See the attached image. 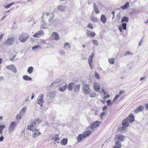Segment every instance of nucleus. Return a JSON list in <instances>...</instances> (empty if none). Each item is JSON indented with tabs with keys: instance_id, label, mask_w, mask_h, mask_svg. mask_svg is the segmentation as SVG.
<instances>
[{
	"instance_id": "nucleus-3",
	"label": "nucleus",
	"mask_w": 148,
	"mask_h": 148,
	"mask_svg": "<svg viewBox=\"0 0 148 148\" xmlns=\"http://www.w3.org/2000/svg\"><path fill=\"white\" fill-rule=\"evenodd\" d=\"M29 37V36L27 34L22 33L19 36V39L21 42H24L27 40Z\"/></svg>"
},
{
	"instance_id": "nucleus-37",
	"label": "nucleus",
	"mask_w": 148,
	"mask_h": 148,
	"mask_svg": "<svg viewBox=\"0 0 148 148\" xmlns=\"http://www.w3.org/2000/svg\"><path fill=\"white\" fill-rule=\"evenodd\" d=\"M80 87V85L79 84H77L76 85L74 88V91L75 92H78L79 90V88Z\"/></svg>"
},
{
	"instance_id": "nucleus-47",
	"label": "nucleus",
	"mask_w": 148,
	"mask_h": 148,
	"mask_svg": "<svg viewBox=\"0 0 148 148\" xmlns=\"http://www.w3.org/2000/svg\"><path fill=\"white\" fill-rule=\"evenodd\" d=\"M107 103V105L108 106H110L111 105H112L113 104V102H112L111 101V100H108V101H106Z\"/></svg>"
},
{
	"instance_id": "nucleus-29",
	"label": "nucleus",
	"mask_w": 148,
	"mask_h": 148,
	"mask_svg": "<svg viewBox=\"0 0 148 148\" xmlns=\"http://www.w3.org/2000/svg\"><path fill=\"white\" fill-rule=\"evenodd\" d=\"M115 146H113V148H121L122 145L119 142H117L115 143Z\"/></svg>"
},
{
	"instance_id": "nucleus-48",
	"label": "nucleus",
	"mask_w": 148,
	"mask_h": 148,
	"mask_svg": "<svg viewBox=\"0 0 148 148\" xmlns=\"http://www.w3.org/2000/svg\"><path fill=\"white\" fill-rule=\"evenodd\" d=\"M126 23H122V26L123 28V29L125 30H126Z\"/></svg>"
},
{
	"instance_id": "nucleus-23",
	"label": "nucleus",
	"mask_w": 148,
	"mask_h": 148,
	"mask_svg": "<svg viewBox=\"0 0 148 148\" xmlns=\"http://www.w3.org/2000/svg\"><path fill=\"white\" fill-rule=\"evenodd\" d=\"M85 138V137H84L83 134H80L77 137V142L78 143L82 141L83 138Z\"/></svg>"
},
{
	"instance_id": "nucleus-63",
	"label": "nucleus",
	"mask_w": 148,
	"mask_h": 148,
	"mask_svg": "<svg viewBox=\"0 0 148 148\" xmlns=\"http://www.w3.org/2000/svg\"><path fill=\"white\" fill-rule=\"evenodd\" d=\"M3 136H1L0 137V142L2 141L3 140Z\"/></svg>"
},
{
	"instance_id": "nucleus-16",
	"label": "nucleus",
	"mask_w": 148,
	"mask_h": 148,
	"mask_svg": "<svg viewBox=\"0 0 148 148\" xmlns=\"http://www.w3.org/2000/svg\"><path fill=\"white\" fill-rule=\"evenodd\" d=\"M144 107L142 106H140L139 107H137L134 110V112L136 113H137L140 112L142 111L143 110Z\"/></svg>"
},
{
	"instance_id": "nucleus-49",
	"label": "nucleus",
	"mask_w": 148,
	"mask_h": 148,
	"mask_svg": "<svg viewBox=\"0 0 148 148\" xmlns=\"http://www.w3.org/2000/svg\"><path fill=\"white\" fill-rule=\"evenodd\" d=\"M126 128V127H124L123 125L122 126L120 127L119 128L118 130L119 131H122Z\"/></svg>"
},
{
	"instance_id": "nucleus-53",
	"label": "nucleus",
	"mask_w": 148,
	"mask_h": 148,
	"mask_svg": "<svg viewBox=\"0 0 148 148\" xmlns=\"http://www.w3.org/2000/svg\"><path fill=\"white\" fill-rule=\"evenodd\" d=\"M5 44L8 46L9 45V39H8L7 41L5 42Z\"/></svg>"
},
{
	"instance_id": "nucleus-7",
	"label": "nucleus",
	"mask_w": 148,
	"mask_h": 148,
	"mask_svg": "<svg viewBox=\"0 0 148 148\" xmlns=\"http://www.w3.org/2000/svg\"><path fill=\"white\" fill-rule=\"evenodd\" d=\"M124 138V136L123 135L119 134L116 135L115 138V139L116 141L115 142H118L121 144L120 141L123 142V139Z\"/></svg>"
},
{
	"instance_id": "nucleus-18",
	"label": "nucleus",
	"mask_w": 148,
	"mask_h": 148,
	"mask_svg": "<svg viewBox=\"0 0 148 148\" xmlns=\"http://www.w3.org/2000/svg\"><path fill=\"white\" fill-rule=\"evenodd\" d=\"M122 124V125H123L124 127L126 128L127 127H128L129 125V123L128 122V120L126 119H124L123 120Z\"/></svg>"
},
{
	"instance_id": "nucleus-28",
	"label": "nucleus",
	"mask_w": 148,
	"mask_h": 148,
	"mask_svg": "<svg viewBox=\"0 0 148 148\" xmlns=\"http://www.w3.org/2000/svg\"><path fill=\"white\" fill-rule=\"evenodd\" d=\"M83 134L84 135V137L86 138L91 134V132L90 131H87L86 132H84Z\"/></svg>"
},
{
	"instance_id": "nucleus-5",
	"label": "nucleus",
	"mask_w": 148,
	"mask_h": 148,
	"mask_svg": "<svg viewBox=\"0 0 148 148\" xmlns=\"http://www.w3.org/2000/svg\"><path fill=\"white\" fill-rule=\"evenodd\" d=\"M44 95L42 94H40L36 100V102L38 105H40L41 107L42 106V104L44 103Z\"/></svg>"
},
{
	"instance_id": "nucleus-62",
	"label": "nucleus",
	"mask_w": 148,
	"mask_h": 148,
	"mask_svg": "<svg viewBox=\"0 0 148 148\" xmlns=\"http://www.w3.org/2000/svg\"><path fill=\"white\" fill-rule=\"evenodd\" d=\"M120 96L119 95H116L115 97V99H117L118 98H119V97H120Z\"/></svg>"
},
{
	"instance_id": "nucleus-11",
	"label": "nucleus",
	"mask_w": 148,
	"mask_h": 148,
	"mask_svg": "<svg viewBox=\"0 0 148 148\" xmlns=\"http://www.w3.org/2000/svg\"><path fill=\"white\" fill-rule=\"evenodd\" d=\"M101 122L99 121H97L93 123L92 124V125L91 126V128L92 129L97 127L100 124Z\"/></svg>"
},
{
	"instance_id": "nucleus-36",
	"label": "nucleus",
	"mask_w": 148,
	"mask_h": 148,
	"mask_svg": "<svg viewBox=\"0 0 148 148\" xmlns=\"http://www.w3.org/2000/svg\"><path fill=\"white\" fill-rule=\"evenodd\" d=\"M129 6V2H127L126 3V4L123 6H122L121 7V8L123 10H125L127 9L128 7Z\"/></svg>"
},
{
	"instance_id": "nucleus-42",
	"label": "nucleus",
	"mask_w": 148,
	"mask_h": 148,
	"mask_svg": "<svg viewBox=\"0 0 148 148\" xmlns=\"http://www.w3.org/2000/svg\"><path fill=\"white\" fill-rule=\"evenodd\" d=\"M89 94H90V97L92 98L95 97L97 96L96 93L94 92H92Z\"/></svg>"
},
{
	"instance_id": "nucleus-56",
	"label": "nucleus",
	"mask_w": 148,
	"mask_h": 148,
	"mask_svg": "<svg viewBox=\"0 0 148 148\" xmlns=\"http://www.w3.org/2000/svg\"><path fill=\"white\" fill-rule=\"evenodd\" d=\"M57 83L56 82H54L51 84V86H53L54 85H57Z\"/></svg>"
},
{
	"instance_id": "nucleus-52",
	"label": "nucleus",
	"mask_w": 148,
	"mask_h": 148,
	"mask_svg": "<svg viewBox=\"0 0 148 148\" xmlns=\"http://www.w3.org/2000/svg\"><path fill=\"white\" fill-rule=\"evenodd\" d=\"M109 97V94L107 95L104 96L103 97V99L104 100H106Z\"/></svg>"
},
{
	"instance_id": "nucleus-17",
	"label": "nucleus",
	"mask_w": 148,
	"mask_h": 148,
	"mask_svg": "<svg viewBox=\"0 0 148 148\" xmlns=\"http://www.w3.org/2000/svg\"><path fill=\"white\" fill-rule=\"evenodd\" d=\"M126 119L130 123L134 121V118L132 114H130Z\"/></svg>"
},
{
	"instance_id": "nucleus-26",
	"label": "nucleus",
	"mask_w": 148,
	"mask_h": 148,
	"mask_svg": "<svg viewBox=\"0 0 148 148\" xmlns=\"http://www.w3.org/2000/svg\"><path fill=\"white\" fill-rule=\"evenodd\" d=\"M60 138V137H59V135L57 134L55 135L54 136L52 137L51 139L52 140H54L55 142H56L57 141H58Z\"/></svg>"
},
{
	"instance_id": "nucleus-31",
	"label": "nucleus",
	"mask_w": 148,
	"mask_h": 148,
	"mask_svg": "<svg viewBox=\"0 0 148 148\" xmlns=\"http://www.w3.org/2000/svg\"><path fill=\"white\" fill-rule=\"evenodd\" d=\"M23 79L26 81H31L32 80V78L27 75H25L23 76Z\"/></svg>"
},
{
	"instance_id": "nucleus-15",
	"label": "nucleus",
	"mask_w": 148,
	"mask_h": 148,
	"mask_svg": "<svg viewBox=\"0 0 148 148\" xmlns=\"http://www.w3.org/2000/svg\"><path fill=\"white\" fill-rule=\"evenodd\" d=\"M55 92L53 91L49 92L47 95V96L50 99H52L55 96Z\"/></svg>"
},
{
	"instance_id": "nucleus-4",
	"label": "nucleus",
	"mask_w": 148,
	"mask_h": 148,
	"mask_svg": "<svg viewBox=\"0 0 148 148\" xmlns=\"http://www.w3.org/2000/svg\"><path fill=\"white\" fill-rule=\"evenodd\" d=\"M83 92L86 95L89 94L90 92V89L89 88V84H83L82 86Z\"/></svg>"
},
{
	"instance_id": "nucleus-60",
	"label": "nucleus",
	"mask_w": 148,
	"mask_h": 148,
	"mask_svg": "<svg viewBox=\"0 0 148 148\" xmlns=\"http://www.w3.org/2000/svg\"><path fill=\"white\" fill-rule=\"evenodd\" d=\"M132 53H130L129 51H127V52H126L125 53V54L126 55H132Z\"/></svg>"
},
{
	"instance_id": "nucleus-39",
	"label": "nucleus",
	"mask_w": 148,
	"mask_h": 148,
	"mask_svg": "<svg viewBox=\"0 0 148 148\" xmlns=\"http://www.w3.org/2000/svg\"><path fill=\"white\" fill-rule=\"evenodd\" d=\"M42 22L44 23L43 24H42L40 26V29H45V28L46 27V24L45 23V20L44 19H42Z\"/></svg>"
},
{
	"instance_id": "nucleus-44",
	"label": "nucleus",
	"mask_w": 148,
	"mask_h": 148,
	"mask_svg": "<svg viewBox=\"0 0 148 148\" xmlns=\"http://www.w3.org/2000/svg\"><path fill=\"white\" fill-rule=\"evenodd\" d=\"M15 39V38L14 37L10 38V45H11L14 43Z\"/></svg>"
},
{
	"instance_id": "nucleus-46",
	"label": "nucleus",
	"mask_w": 148,
	"mask_h": 148,
	"mask_svg": "<svg viewBox=\"0 0 148 148\" xmlns=\"http://www.w3.org/2000/svg\"><path fill=\"white\" fill-rule=\"evenodd\" d=\"M92 41L94 44L97 45H98V42L97 40L95 39L92 40Z\"/></svg>"
},
{
	"instance_id": "nucleus-64",
	"label": "nucleus",
	"mask_w": 148,
	"mask_h": 148,
	"mask_svg": "<svg viewBox=\"0 0 148 148\" xmlns=\"http://www.w3.org/2000/svg\"><path fill=\"white\" fill-rule=\"evenodd\" d=\"M4 78L2 76H1L0 77V83L3 80Z\"/></svg>"
},
{
	"instance_id": "nucleus-14",
	"label": "nucleus",
	"mask_w": 148,
	"mask_h": 148,
	"mask_svg": "<svg viewBox=\"0 0 148 148\" xmlns=\"http://www.w3.org/2000/svg\"><path fill=\"white\" fill-rule=\"evenodd\" d=\"M94 55V53L92 52V53L90 55L88 59V63L89 64L90 66V67L91 69L92 68V65H91V63L92 62V60L93 58Z\"/></svg>"
},
{
	"instance_id": "nucleus-40",
	"label": "nucleus",
	"mask_w": 148,
	"mask_h": 148,
	"mask_svg": "<svg viewBox=\"0 0 148 148\" xmlns=\"http://www.w3.org/2000/svg\"><path fill=\"white\" fill-rule=\"evenodd\" d=\"M90 19L93 22H97L98 21V19L95 17L94 16H92L90 18Z\"/></svg>"
},
{
	"instance_id": "nucleus-38",
	"label": "nucleus",
	"mask_w": 148,
	"mask_h": 148,
	"mask_svg": "<svg viewBox=\"0 0 148 148\" xmlns=\"http://www.w3.org/2000/svg\"><path fill=\"white\" fill-rule=\"evenodd\" d=\"M29 134L28 132H26L24 134V138L26 140H28L29 139Z\"/></svg>"
},
{
	"instance_id": "nucleus-59",
	"label": "nucleus",
	"mask_w": 148,
	"mask_h": 148,
	"mask_svg": "<svg viewBox=\"0 0 148 148\" xmlns=\"http://www.w3.org/2000/svg\"><path fill=\"white\" fill-rule=\"evenodd\" d=\"M105 114V112H103L101 113L100 114V116L101 118Z\"/></svg>"
},
{
	"instance_id": "nucleus-24",
	"label": "nucleus",
	"mask_w": 148,
	"mask_h": 148,
	"mask_svg": "<svg viewBox=\"0 0 148 148\" xmlns=\"http://www.w3.org/2000/svg\"><path fill=\"white\" fill-rule=\"evenodd\" d=\"M99 8L97 7L96 4L94 3V10L96 14H98L100 12V11L98 10Z\"/></svg>"
},
{
	"instance_id": "nucleus-30",
	"label": "nucleus",
	"mask_w": 148,
	"mask_h": 148,
	"mask_svg": "<svg viewBox=\"0 0 148 148\" xmlns=\"http://www.w3.org/2000/svg\"><path fill=\"white\" fill-rule=\"evenodd\" d=\"M74 84L73 83H71L69 84L68 86V90L70 91L71 90L74 86Z\"/></svg>"
},
{
	"instance_id": "nucleus-10",
	"label": "nucleus",
	"mask_w": 148,
	"mask_h": 148,
	"mask_svg": "<svg viewBox=\"0 0 148 148\" xmlns=\"http://www.w3.org/2000/svg\"><path fill=\"white\" fill-rule=\"evenodd\" d=\"M18 124L16 121H13L10 125V132L12 131Z\"/></svg>"
},
{
	"instance_id": "nucleus-8",
	"label": "nucleus",
	"mask_w": 148,
	"mask_h": 148,
	"mask_svg": "<svg viewBox=\"0 0 148 148\" xmlns=\"http://www.w3.org/2000/svg\"><path fill=\"white\" fill-rule=\"evenodd\" d=\"M51 38L54 40H58L59 39V36L58 34L56 32H54L51 34Z\"/></svg>"
},
{
	"instance_id": "nucleus-32",
	"label": "nucleus",
	"mask_w": 148,
	"mask_h": 148,
	"mask_svg": "<svg viewBox=\"0 0 148 148\" xmlns=\"http://www.w3.org/2000/svg\"><path fill=\"white\" fill-rule=\"evenodd\" d=\"M129 21V18L126 16H124L122 19L121 22L123 23V22H125L127 23Z\"/></svg>"
},
{
	"instance_id": "nucleus-20",
	"label": "nucleus",
	"mask_w": 148,
	"mask_h": 148,
	"mask_svg": "<svg viewBox=\"0 0 148 148\" xmlns=\"http://www.w3.org/2000/svg\"><path fill=\"white\" fill-rule=\"evenodd\" d=\"M86 34L88 36L94 37L95 35V33L94 32H91L90 30L87 31Z\"/></svg>"
},
{
	"instance_id": "nucleus-34",
	"label": "nucleus",
	"mask_w": 148,
	"mask_h": 148,
	"mask_svg": "<svg viewBox=\"0 0 148 148\" xmlns=\"http://www.w3.org/2000/svg\"><path fill=\"white\" fill-rule=\"evenodd\" d=\"M101 93L103 94V96L108 94V92L106 91L104 89H101L100 91Z\"/></svg>"
},
{
	"instance_id": "nucleus-6",
	"label": "nucleus",
	"mask_w": 148,
	"mask_h": 148,
	"mask_svg": "<svg viewBox=\"0 0 148 148\" xmlns=\"http://www.w3.org/2000/svg\"><path fill=\"white\" fill-rule=\"evenodd\" d=\"M60 83L62 84V86H60V87L59 88V90L60 91L63 92L66 88L67 84L66 83H64L62 81H61L59 82V84Z\"/></svg>"
},
{
	"instance_id": "nucleus-50",
	"label": "nucleus",
	"mask_w": 148,
	"mask_h": 148,
	"mask_svg": "<svg viewBox=\"0 0 148 148\" xmlns=\"http://www.w3.org/2000/svg\"><path fill=\"white\" fill-rule=\"evenodd\" d=\"M87 27L91 29H92L93 28L92 25L91 23H89L87 26Z\"/></svg>"
},
{
	"instance_id": "nucleus-13",
	"label": "nucleus",
	"mask_w": 148,
	"mask_h": 148,
	"mask_svg": "<svg viewBox=\"0 0 148 148\" xmlns=\"http://www.w3.org/2000/svg\"><path fill=\"white\" fill-rule=\"evenodd\" d=\"M44 34L42 30H40L36 32L34 35L33 36L34 37H39L41 35Z\"/></svg>"
},
{
	"instance_id": "nucleus-58",
	"label": "nucleus",
	"mask_w": 148,
	"mask_h": 148,
	"mask_svg": "<svg viewBox=\"0 0 148 148\" xmlns=\"http://www.w3.org/2000/svg\"><path fill=\"white\" fill-rule=\"evenodd\" d=\"M119 29L121 32H122L123 31V29L121 26H119Z\"/></svg>"
},
{
	"instance_id": "nucleus-51",
	"label": "nucleus",
	"mask_w": 148,
	"mask_h": 148,
	"mask_svg": "<svg viewBox=\"0 0 148 148\" xmlns=\"http://www.w3.org/2000/svg\"><path fill=\"white\" fill-rule=\"evenodd\" d=\"M16 56V54L13 55V57L10 59V60L12 61H14L16 60V59H14V58Z\"/></svg>"
},
{
	"instance_id": "nucleus-1",
	"label": "nucleus",
	"mask_w": 148,
	"mask_h": 148,
	"mask_svg": "<svg viewBox=\"0 0 148 148\" xmlns=\"http://www.w3.org/2000/svg\"><path fill=\"white\" fill-rule=\"evenodd\" d=\"M41 122V120L40 119H37L32 120L31 124L27 126V129L29 130H32L34 129H36L37 127H38V125Z\"/></svg>"
},
{
	"instance_id": "nucleus-22",
	"label": "nucleus",
	"mask_w": 148,
	"mask_h": 148,
	"mask_svg": "<svg viewBox=\"0 0 148 148\" xmlns=\"http://www.w3.org/2000/svg\"><path fill=\"white\" fill-rule=\"evenodd\" d=\"M101 20L103 23H105L107 21L106 16L104 15H102L101 17Z\"/></svg>"
},
{
	"instance_id": "nucleus-21",
	"label": "nucleus",
	"mask_w": 148,
	"mask_h": 148,
	"mask_svg": "<svg viewBox=\"0 0 148 148\" xmlns=\"http://www.w3.org/2000/svg\"><path fill=\"white\" fill-rule=\"evenodd\" d=\"M63 48L64 49L67 50L68 49H70L71 48V46L69 43L65 42Z\"/></svg>"
},
{
	"instance_id": "nucleus-55",
	"label": "nucleus",
	"mask_w": 148,
	"mask_h": 148,
	"mask_svg": "<svg viewBox=\"0 0 148 148\" xmlns=\"http://www.w3.org/2000/svg\"><path fill=\"white\" fill-rule=\"evenodd\" d=\"M95 77L97 79H98L99 78V75L97 73H96L95 74Z\"/></svg>"
},
{
	"instance_id": "nucleus-25",
	"label": "nucleus",
	"mask_w": 148,
	"mask_h": 148,
	"mask_svg": "<svg viewBox=\"0 0 148 148\" xmlns=\"http://www.w3.org/2000/svg\"><path fill=\"white\" fill-rule=\"evenodd\" d=\"M33 130V133L32 134V137L35 138V137H36L38 136L39 135V134H38L37 133V132L39 130H37L36 129H34Z\"/></svg>"
},
{
	"instance_id": "nucleus-12",
	"label": "nucleus",
	"mask_w": 148,
	"mask_h": 148,
	"mask_svg": "<svg viewBox=\"0 0 148 148\" xmlns=\"http://www.w3.org/2000/svg\"><path fill=\"white\" fill-rule=\"evenodd\" d=\"M100 88V84L97 82H94V88L95 90L98 92Z\"/></svg>"
},
{
	"instance_id": "nucleus-33",
	"label": "nucleus",
	"mask_w": 148,
	"mask_h": 148,
	"mask_svg": "<svg viewBox=\"0 0 148 148\" xmlns=\"http://www.w3.org/2000/svg\"><path fill=\"white\" fill-rule=\"evenodd\" d=\"M33 67L31 66L28 68L27 70V72L29 74H31L33 73Z\"/></svg>"
},
{
	"instance_id": "nucleus-19",
	"label": "nucleus",
	"mask_w": 148,
	"mask_h": 148,
	"mask_svg": "<svg viewBox=\"0 0 148 148\" xmlns=\"http://www.w3.org/2000/svg\"><path fill=\"white\" fill-rule=\"evenodd\" d=\"M10 70L14 73H17V71L16 69L13 64L10 65Z\"/></svg>"
},
{
	"instance_id": "nucleus-27",
	"label": "nucleus",
	"mask_w": 148,
	"mask_h": 148,
	"mask_svg": "<svg viewBox=\"0 0 148 148\" xmlns=\"http://www.w3.org/2000/svg\"><path fill=\"white\" fill-rule=\"evenodd\" d=\"M65 7L62 5H60L57 7L58 9L61 12H65Z\"/></svg>"
},
{
	"instance_id": "nucleus-2",
	"label": "nucleus",
	"mask_w": 148,
	"mask_h": 148,
	"mask_svg": "<svg viewBox=\"0 0 148 148\" xmlns=\"http://www.w3.org/2000/svg\"><path fill=\"white\" fill-rule=\"evenodd\" d=\"M54 15L51 12H45L42 13V19H47L48 20L49 23H50L51 21L54 18Z\"/></svg>"
},
{
	"instance_id": "nucleus-41",
	"label": "nucleus",
	"mask_w": 148,
	"mask_h": 148,
	"mask_svg": "<svg viewBox=\"0 0 148 148\" xmlns=\"http://www.w3.org/2000/svg\"><path fill=\"white\" fill-rule=\"evenodd\" d=\"M109 62L111 64H113L115 62V59L114 58H110L108 59Z\"/></svg>"
},
{
	"instance_id": "nucleus-35",
	"label": "nucleus",
	"mask_w": 148,
	"mask_h": 148,
	"mask_svg": "<svg viewBox=\"0 0 148 148\" xmlns=\"http://www.w3.org/2000/svg\"><path fill=\"white\" fill-rule=\"evenodd\" d=\"M67 140L65 138H64L62 140L61 142V144L62 145H65L67 144Z\"/></svg>"
},
{
	"instance_id": "nucleus-54",
	"label": "nucleus",
	"mask_w": 148,
	"mask_h": 148,
	"mask_svg": "<svg viewBox=\"0 0 148 148\" xmlns=\"http://www.w3.org/2000/svg\"><path fill=\"white\" fill-rule=\"evenodd\" d=\"M56 21L55 20H54L52 22V23H51V25H53L55 26V25H56Z\"/></svg>"
},
{
	"instance_id": "nucleus-57",
	"label": "nucleus",
	"mask_w": 148,
	"mask_h": 148,
	"mask_svg": "<svg viewBox=\"0 0 148 148\" xmlns=\"http://www.w3.org/2000/svg\"><path fill=\"white\" fill-rule=\"evenodd\" d=\"M107 106H105L103 107V110L104 112H105L107 110Z\"/></svg>"
},
{
	"instance_id": "nucleus-9",
	"label": "nucleus",
	"mask_w": 148,
	"mask_h": 148,
	"mask_svg": "<svg viewBox=\"0 0 148 148\" xmlns=\"http://www.w3.org/2000/svg\"><path fill=\"white\" fill-rule=\"evenodd\" d=\"M27 110V108L25 107H24L21 110L20 112L19 115L17 116V118L18 119V117L19 119H21L22 118V116L25 113V111Z\"/></svg>"
},
{
	"instance_id": "nucleus-45",
	"label": "nucleus",
	"mask_w": 148,
	"mask_h": 148,
	"mask_svg": "<svg viewBox=\"0 0 148 148\" xmlns=\"http://www.w3.org/2000/svg\"><path fill=\"white\" fill-rule=\"evenodd\" d=\"M41 48V47L40 45H36L33 47L32 49L33 50H35L36 49H39Z\"/></svg>"
},
{
	"instance_id": "nucleus-43",
	"label": "nucleus",
	"mask_w": 148,
	"mask_h": 148,
	"mask_svg": "<svg viewBox=\"0 0 148 148\" xmlns=\"http://www.w3.org/2000/svg\"><path fill=\"white\" fill-rule=\"evenodd\" d=\"M5 127L4 125H0V134L2 133V130Z\"/></svg>"
},
{
	"instance_id": "nucleus-61",
	"label": "nucleus",
	"mask_w": 148,
	"mask_h": 148,
	"mask_svg": "<svg viewBox=\"0 0 148 148\" xmlns=\"http://www.w3.org/2000/svg\"><path fill=\"white\" fill-rule=\"evenodd\" d=\"M4 35V34H2L1 36H0V41L1 40V39L3 38Z\"/></svg>"
}]
</instances>
